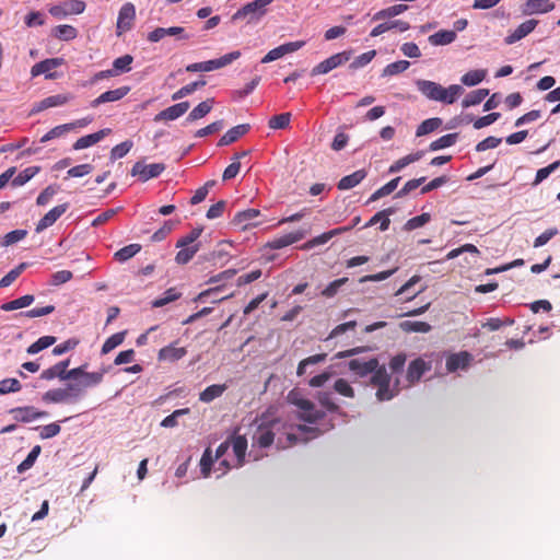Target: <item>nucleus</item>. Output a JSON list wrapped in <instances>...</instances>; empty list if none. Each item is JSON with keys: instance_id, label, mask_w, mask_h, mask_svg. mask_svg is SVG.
<instances>
[{"instance_id": "obj_1", "label": "nucleus", "mask_w": 560, "mask_h": 560, "mask_svg": "<svg viewBox=\"0 0 560 560\" xmlns=\"http://www.w3.org/2000/svg\"><path fill=\"white\" fill-rule=\"evenodd\" d=\"M348 369L358 377L371 374L370 385L376 387L375 397L378 401H388L399 394L398 380L392 385V376L384 364H380L377 358L368 361L352 359L348 362Z\"/></svg>"}, {"instance_id": "obj_2", "label": "nucleus", "mask_w": 560, "mask_h": 560, "mask_svg": "<svg viewBox=\"0 0 560 560\" xmlns=\"http://www.w3.org/2000/svg\"><path fill=\"white\" fill-rule=\"evenodd\" d=\"M288 424L280 418H270L268 415H261L259 423L253 436L254 444L261 448H267L273 444Z\"/></svg>"}, {"instance_id": "obj_3", "label": "nucleus", "mask_w": 560, "mask_h": 560, "mask_svg": "<svg viewBox=\"0 0 560 560\" xmlns=\"http://www.w3.org/2000/svg\"><path fill=\"white\" fill-rule=\"evenodd\" d=\"M416 85L427 98L445 104H453L464 93V89L459 84H452L445 89L433 81L418 80Z\"/></svg>"}, {"instance_id": "obj_4", "label": "nucleus", "mask_w": 560, "mask_h": 560, "mask_svg": "<svg viewBox=\"0 0 560 560\" xmlns=\"http://www.w3.org/2000/svg\"><path fill=\"white\" fill-rule=\"evenodd\" d=\"M288 400L300 409L298 418L304 422L316 423L325 417V412L317 409L314 402L310 399L299 397L294 392L289 393Z\"/></svg>"}, {"instance_id": "obj_5", "label": "nucleus", "mask_w": 560, "mask_h": 560, "mask_svg": "<svg viewBox=\"0 0 560 560\" xmlns=\"http://www.w3.org/2000/svg\"><path fill=\"white\" fill-rule=\"evenodd\" d=\"M272 1L273 0H255L248 2L232 15L231 21L233 23L241 20H246L247 23L257 22L266 14L267 5Z\"/></svg>"}, {"instance_id": "obj_6", "label": "nucleus", "mask_w": 560, "mask_h": 560, "mask_svg": "<svg viewBox=\"0 0 560 560\" xmlns=\"http://www.w3.org/2000/svg\"><path fill=\"white\" fill-rule=\"evenodd\" d=\"M82 396L80 384L69 383L65 388L49 389L43 395V400L50 404L74 402Z\"/></svg>"}, {"instance_id": "obj_7", "label": "nucleus", "mask_w": 560, "mask_h": 560, "mask_svg": "<svg viewBox=\"0 0 560 560\" xmlns=\"http://www.w3.org/2000/svg\"><path fill=\"white\" fill-rule=\"evenodd\" d=\"M136 21V8L131 2H126L122 4L118 12L117 23H116V35L120 37L122 34L129 32Z\"/></svg>"}, {"instance_id": "obj_8", "label": "nucleus", "mask_w": 560, "mask_h": 560, "mask_svg": "<svg viewBox=\"0 0 560 560\" xmlns=\"http://www.w3.org/2000/svg\"><path fill=\"white\" fill-rule=\"evenodd\" d=\"M65 376L68 377V380H77L78 377H82L83 380L78 384L81 385L83 393L85 388L100 384L103 381L104 373L85 372V365H81L68 371L67 375Z\"/></svg>"}, {"instance_id": "obj_9", "label": "nucleus", "mask_w": 560, "mask_h": 560, "mask_svg": "<svg viewBox=\"0 0 560 560\" xmlns=\"http://www.w3.org/2000/svg\"><path fill=\"white\" fill-rule=\"evenodd\" d=\"M165 168L164 163L144 164L139 161L133 164L130 174L131 176H139V179L144 183L151 178L159 177Z\"/></svg>"}, {"instance_id": "obj_10", "label": "nucleus", "mask_w": 560, "mask_h": 560, "mask_svg": "<svg viewBox=\"0 0 560 560\" xmlns=\"http://www.w3.org/2000/svg\"><path fill=\"white\" fill-rule=\"evenodd\" d=\"M351 57V51H342L330 56L312 69V75L326 74L335 68L346 63Z\"/></svg>"}, {"instance_id": "obj_11", "label": "nucleus", "mask_w": 560, "mask_h": 560, "mask_svg": "<svg viewBox=\"0 0 560 560\" xmlns=\"http://www.w3.org/2000/svg\"><path fill=\"white\" fill-rule=\"evenodd\" d=\"M304 44H305L304 42L298 40V42H290V43L280 45V46L269 50L265 55V57L261 59V62L268 63V62L275 61V60L283 57L287 54H291V52L299 50L300 48H302L304 46Z\"/></svg>"}, {"instance_id": "obj_12", "label": "nucleus", "mask_w": 560, "mask_h": 560, "mask_svg": "<svg viewBox=\"0 0 560 560\" xmlns=\"http://www.w3.org/2000/svg\"><path fill=\"white\" fill-rule=\"evenodd\" d=\"M65 63L62 58H48L35 63L31 69L32 77H38L40 74H45L46 79H54L55 74L50 71L55 68H58Z\"/></svg>"}, {"instance_id": "obj_13", "label": "nucleus", "mask_w": 560, "mask_h": 560, "mask_svg": "<svg viewBox=\"0 0 560 560\" xmlns=\"http://www.w3.org/2000/svg\"><path fill=\"white\" fill-rule=\"evenodd\" d=\"M177 341L170 343L161 348L158 352V360L160 362H176L183 359L187 354V349L185 347H178Z\"/></svg>"}, {"instance_id": "obj_14", "label": "nucleus", "mask_w": 560, "mask_h": 560, "mask_svg": "<svg viewBox=\"0 0 560 560\" xmlns=\"http://www.w3.org/2000/svg\"><path fill=\"white\" fill-rule=\"evenodd\" d=\"M431 362H427L422 358L412 360L407 369L406 378L408 383L410 385L417 383L425 372L431 370Z\"/></svg>"}, {"instance_id": "obj_15", "label": "nucleus", "mask_w": 560, "mask_h": 560, "mask_svg": "<svg viewBox=\"0 0 560 560\" xmlns=\"http://www.w3.org/2000/svg\"><path fill=\"white\" fill-rule=\"evenodd\" d=\"M471 360L472 355L467 351L452 353L446 358V370L450 373L456 372L457 370H465L469 366Z\"/></svg>"}, {"instance_id": "obj_16", "label": "nucleus", "mask_w": 560, "mask_h": 560, "mask_svg": "<svg viewBox=\"0 0 560 560\" xmlns=\"http://www.w3.org/2000/svg\"><path fill=\"white\" fill-rule=\"evenodd\" d=\"M538 20L529 19L521 23L513 32H511L504 39L505 44H514L530 34L538 25Z\"/></svg>"}, {"instance_id": "obj_17", "label": "nucleus", "mask_w": 560, "mask_h": 560, "mask_svg": "<svg viewBox=\"0 0 560 560\" xmlns=\"http://www.w3.org/2000/svg\"><path fill=\"white\" fill-rule=\"evenodd\" d=\"M230 447L236 457L234 467L240 468L245 464L246 451H247V439L245 435H232L230 439Z\"/></svg>"}, {"instance_id": "obj_18", "label": "nucleus", "mask_w": 560, "mask_h": 560, "mask_svg": "<svg viewBox=\"0 0 560 560\" xmlns=\"http://www.w3.org/2000/svg\"><path fill=\"white\" fill-rule=\"evenodd\" d=\"M69 208L68 203H62L49 210L36 224L37 233L51 226Z\"/></svg>"}, {"instance_id": "obj_19", "label": "nucleus", "mask_w": 560, "mask_h": 560, "mask_svg": "<svg viewBox=\"0 0 560 560\" xmlns=\"http://www.w3.org/2000/svg\"><path fill=\"white\" fill-rule=\"evenodd\" d=\"M70 100H72L71 94H56L50 95L40 102L36 103L31 112V114H37L39 112H43L45 109L62 106L67 104Z\"/></svg>"}, {"instance_id": "obj_20", "label": "nucleus", "mask_w": 560, "mask_h": 560, "mask_svg": "<svg viewBox=\"0 0 560 560\" xmlns=\"http://www.w3.org/2000/svg\"><path fill=\"white\" fill-rule=\"evenodd\" d=\"M129 92H130V86H127V85L120 86L115 90L106 91L91 102V107L95 108L104 103L117 102V101L124 98Z\"/></svg>"}, {"instance_id": "obj_21", "label": "nucleus", "mask_w": 560, "mask_h": 560, "mask_svg": "<svg viewBox=\"0 0 560 560\" xmlns=\"http://www.w3.org/2000/svg\"><path fill=\"white\" fill-rule=\"evenodd\" d=\"M555 3L552 0H527L523 5L522 12L525 15L544 14L552 11Z\"/></svg>"}, {"instance_id": "obj_22", "label": "nucleus", "mask_w": 560, "mask_h": 560, "mask_svg": "<svg viewBox=\"0 0 560 560\" xmlns=\"http://www.w3.org/2000/svg\"><path fill=\"white\" fill-rule=\"evenodd\" d=\"M189 108L188 102H182L177 103L175 105H172L163 110H161L159 114L155 115L154 120L161 121V120H175L183 116Z\"/></svg>"}, {"instance_id": "obj_23", "label": "nucleus", "mask_w": 560, "mask_h": 560, "mask_svg": "<svg viewBox=\"0 0 560 560\" xmlns=\"http://www.w3.org/2000/svg\"><path fill=\"white\" fill-rule=\"evenodd\" d=\"M394 28L398 30L399 32H406L410 28V24L402 20L387 21L376 25L371 31L370 36L376 37Z\"/></svg>"}, {"instance_id": "obj_24", "label": "nucleus", "mask_w": 560, "mask_h": 560, "mask_svg": "<svg viewBox=\"0 0 560 560\" xmlns=\"http://www.w3.org/2000/svg\"><path fill=\"white\" fill-rule=\"evenodd\" d=\"M69 364V359L60 361L55 365L50 366L49 369L44 370L40 374V378L49 381L54 380L55 377H59L60 380L66 381L68 380V377H66L65 375H67L68 373L67 369Z\"/></svg>"}, {"instance_id": "obj_25", "label": "nucleus", "mask_w": 560, "mask_h": 560, "mask_svg": "<svg viewBox=\"0 0 560 560\" xmlns=\"http://www.w3.org/2000/svg\"><path fill=\"white\" fill-rule=\"evenodd\" d=\"M250 129L248 124L237 125L230 130H228L219 140V145H229L235 141H237L241 137L246 135Z\"/></svg>"}, {"instance_id": "obj_26", "label": "nucleus", "mask_w": 560, "mask_h": 560, "mask_svg": "<svg viewBox=\"0 0 560 560\" xmlns=\"http://www.w3.org/2000/svg\"><path fill=\"white\" fill-rule=\"evenodd\" d=\"M304 237L303 232L296 231L279 237L273 238L268 243V246L272 249H281L289 245H292Z\"/></svg>"}, {"instance_id": "obj_27", "label": "nucleus", "mask_w": 560, "mask_h": 560, "mask_svg": "<svg viewBox=\"0 0 560 560\" xmlns=\"http://www.w3.org/2000/svg\"><path fill=\"white\" fill-rule=\"evenodd\" d=\"M368 175L365 170H358L350 175L343 176L337 184L339 190H348L359 185Z\"/></svg>"}, {"instance_id": "obj_28", "label": "nucleus", "mask_w": 560, "mask_h": 560, "mask_svg": "<svg viewBox=\"0 0 560 560\" xmlns=\"http://www.w3.org/2000/svg\"><path fill=\"white\" fill-rule=\"evenodd\" d=\"M240 56H241V52L238 50H236V51L226 54L218 59L203 61V65L206 66V72L223 68V67L232 63L234 60L238 59Z\"/></svg>"}, {"instance_id": "obj_29", "label": "nucleus", "mask_w": 560, "mask_h": 560, "mask_svg": "<svg viewBox=\"0 0 560 560\" xmlns=\"http://www.w3.org/2000/svg\"><path fill=\"white\" fill-rule=\"evenodd\" d=\"M107 132H109V129H103L97 132L83 136L74 142L73 149L82 150V149L89 148V147L97 143L98 141H101Z\"/></svg>"}, {"instance_id": "obj_30", "label": "nucleus", "mask_w": 560, "mask_h": 560, "mask_svg": "<svg viewBox=\"0 0 560 560\" xmlns=\"http://www.w3.org/2000/svg\"><path fill=\"white\" fill-rule=\"evenodd\" d=\"M456 32L451 30H441L429 36L428 40L433 46H444L456 39Z\"/></svg>"}, {"instance_id": "obj_31", "label": "nucleus", "mask_w": 560, "mask_h": 560, "mask_svg": "<svg viewBox=\"0 0 560 560\" xmlns=\"http://www.w3.org/2000/svg\"><path fill=\"white\" fill-rule=\"evenodd\" d=\"M214 104L213 98H207L206 101L199 103L187 116V121H195L198 119L203 118L206 115H208Z\"/></svg>"}, {"instance_id": "obj_32", "label": "nucleus", "mask_w": 560, "mask_h": 560, "mask_svg": "<svg viewBox=\"0 0 560 560\" xmlns=\"http://www.w3.org/2000/svg\"><path fill=\"white\" fill-rule=\"evenodd\" d=\"M394 213V209L393 208H387V209H384L382 211H378L377 213H375L370 220L369 222L365 223V228L368 226H372L376 223H381L380 225V230L381 231H386L388 228H389V224H390V220H389V215Z\"/></svg>"}, {"instance_id": "obj_33", "label": "nucleus", "mask_w": 560, "mask_h": 560, "mask_svg": "<svg viewBox=\"0 0 560 560\" xmlns=\"http://www.w3.org/2000/svg\"><path fill=\"white\" fill-rule=\"evenodd\" d=\"M226 386L224 384H213L208 386L206 389H203L199 394V400L202 402H211L215 398H219L222 396V394L225 392Z\"/></svg>"}, {"instance_id": "obj_34", "label": "nucleus", "mask_w": 560, "mask_h": 560, "mask_svg": "<svg viewBox=\"0 0 560 560\" xmlns=\"http://www.w3.org/2000/svg\"><path fill=\"white\" fill-rule=\"evenodd\" d=\"M406 10H408V5L407 4H394L392 7H388V8H385V9H382L380 11H377L374 15H373V20L374 21H380V20H385V19H392L394 16H397L401 13H404Z\"/></svg>"}, {"instance_id": "obj_35", "label": "nucleus", "mask_w": 560, "mask_h": 560, "mask_svg": "<svg viewBox=\"0 0 560 560\" xmlns=\"http://www.w3.org/2000/svg\"><path fill=\"white\" fill-rule=\"evenodd\" d=\"M52 36L60 39V40H72L78 36V31L72 25H57L55 28H52Z\"/></svg>"}, {"instance_id": "obj_36", "label": "nucleus", "mask_w": 560, "mask_h": 560, "mask_svg": "<svg viewBox=\"0 0 560 560\" xmlns=\"http://www.w3.org/2000/svg\"><path fill=\"white\" fill-rule=\"evenodd\" d=\"M489 95L488 89H478L471 91L466 97L463 100L462 105L464 108H468L470 106H475L480 104L487 96Z\"/></svg>"}, {"instance_id": "obj_37", "label": "nucleus", "mask_w": 560, "mask_h": 560, "mask_svg": "<svg viewBox=\"0 0 560 560\" xmlns=\"http://www.w3.org/2000/svg\"><path fill=\"white\" fill-rule=\"evenodd\" d=\"M34 302V295L26 294L15 300L9 301L1 305V310L5 312L30 306Z\"/></svg>"}, {"instance_id": "obj_38", "label": "nucleus", "mask_w": 560, "mask_h": 560, "mask_svg": "<svg viewBox=\"0 0 560 560\" xmlns=\"http://www.w3.org/2000/svg\"><path fill=\"white\" fill-rule=\"evenodd\" d=\"M246 155H247V152L243 151V152L236 153L233 156V162L223 172V175H222L223 180H230V179L236 177V175L240 173V170H241L240 159L243 156H246Z\"/></svg>"}, {"instance_id": "obj_39", "label": "nucleus", "mask_w": 560, "mask_h": 560, "mask_svg": "<svg viewBox=\"0 0 560 560\" xmlns=\"http://www.w3.org/2000/svg\"><path fill=\"white\" fill-rule=\"evenodd\" d=\"M39 166H30L20 172L13 179L12 186L20 187L31 180L37 173H39Z\"/></svg>"}, {"instance_id": "obj_40", "label": "nucleus", "mask_w": 560, "mask_h": 560, "mask_svg": "<svg viewBox=\"0 0 560 560\" xmlns=\"http://www.w3.org/2000/svg\"><path fill=\"white\" fill-rule=\"evenodd\" d=\"M132 62L133 57L129 54L118 57L113 61V72H115L116 75L129 72L131 70Z\"/></svg>"}, {"instance_id": "obj_41", "label": "nucleus", "mask_w": 560, "mask_h": 560, "mask_svg": "<svg viewBox=\"0 0 560 560\" xmlns=\"http://www.w3.org/2000/svg\"><path fill=\"white\" fill-rule=\"evenodd\" d=\"M260 214L257 209H247L241 212H237L233 219L235 224L242 225L243 229H246L250 221L257 218Z\"/></svg>"}, {"instance_id": "obj_42", "label": "nucleus", "mask_w": 560, "mask_h": 560, "mask_svg": "<svg viewBox=\"0 0 560 560\" xmlns=\"http://www.w3.org/2000/svg\"><path fill=\"white\" fill-rule=\"evenodd\" d=\"M13 412L20 413L21 416L19 417V419L23 422H30L32 420L47 416L46 411H38L34 407L16 408L13 410Z\"/></svg>"}, {"instance_id": "obj_43", "label": "nucleus", "mask_w": 560, "mask_h": 560, "mask_svg": "<svg viewBox=\"0 0 560 560\" xmlns=\"http://www.w3.org/2000/svg\"><path fill=\"white\" fill-rule=\"evenodd\" d=\"M179 248L180 249L177 252V254L175 256V260L179 265H186L187 262H189L192 259V257L199 250V245L195 244L191 246H185V247H179Z\"/></svg>"}, {"instance_id": "obj_44", "label": "nucleus", "mask_w": 560, "mask_h": 560, "mask_svg": "<svg viewBox=\"0 0 560 560\" xmlns=\"http://www.w3.org/2000/svg\"><path fill=\"white\" fill-rule=\"evenodd\" d=\"M442 125V119L434 117L423 120L417 128L416 136L421 137L436 130Z\"/></svg>"}, {"instance_id": "obj_45", "label": "nucleus", "mask_w": 560, "mask_h": 560, "mask_svg": "<svg viewBox=\"0 0 560 560\" xmlns=\"http://www.w3.org/2000/svg\"><path fill=\"white\" fill-rule=\"evenodd\" d=\"M457 138H458V133H447L445 136H442L441 138L432 141L430 143V150L431 151H438V150H441V149H444V148H448V147H452L453 144L456 143L457 141Z\"/></svg>"}, {"instance_id": "obj_46", "label": "nucleus", "mask_w": 560, "mask_h": 560, "mask_svg": "<svg viewBox=\"0 0 560 560\" xmlns=\"http://www.w3.org/2000/svg\"><path fill=\"white\" fill-rule=\"evenodd\" d=\"M399 180H400V177H396V178L389 180L387 184H385L381 188H378L377 190H375L371 195L369 202H373L382 197H385V196L392 194L397 188Z\"/></svg>"}, {"instance_id": "obj_47", "label": "nucleus", "mask_w": 560, "mask_h": 560, "mask_svg": "<svg viewBox=\"0 0 560 560\" xmlns=\"http://www.w3.org/2000/svg\"><path fill=\"white\" fill-rule=\"evenodd\" d=\"M141 250V245L139 244H130L127 245L119 250H117L114 255L115 259L117 261L124 262L128 259L132 258L135 255H137Z\"/></svg>"}, {"instance_id": "obj_48", "label": "nucleus", "mask_w": 560, "mask_h": 560, "mask_svg": "<svg viewBox=\"0 0 560 560\" xmlns=\"http://www.w3.org/2000/svg\"><path fill=\"white\" fill-rule=\"evenodd\" d=\"M56 337L54 336H43L40 337L39 339H37L35 342H33L28 348H27V353L28 354H35V353H38L39 351L52 346L55 342H56Z\"/></svg>"}, {"instance_id": "obj_49", "label": "nucleus", "mask_w": 560, "mask_h": 560, "mask_svg": "<svg viewBox=\"0 0 560 560\" xmlns=\"http://www.w3.org/2000/svg\"><path fill=\"white\" fill-rule=\"evenodd\" d=\"M125 331H120L108 337L102 346V353L107 354L116 347L120 346L125 340Z\"/></svg>"}, {"instance_id": "obj_50", "label": "nucleus", "mask_w": 560, "mask_h": 560, "mask_svg": "<svg viewBox=\"0 0 560 560\" xmlns=\"http://www.w3.org/2000/svg\"><path fill=\"white\" fill-rule=\"evenodd\" d=\"M205 85H206V81L205 80L191 82V83L180 88L178 91H176L172 95V100L173 101L180 100V98H183V97L194 93L197 89L202 88Z\"/></svg>"}, {"instance_id": "obj_51", "label": "nucleus", "mask_w": 560, "mask_h": 560, "mask_svg": "<svg viewBox=\"0 0 560 560\" xmlns=\"http://www.w3.org/2000/svg\"><path fill=\"white\" fill-rule=\"evenodd\" d=\"M485 77H486L485 70H471V71H468L467 73H465L460 78V81L463 84H465L467 86H474V85L479 84L485 79Z\"/></svg>"}, {"instance_id": "obj_52", "label": "nucleus", "mask_w": 560, "mask_h": 560, "mask_svg": "<svg viewBox=\"0 0 560 560\" xmlns=\"http://www.w3.org/2000/svg\"><path fill=\"white\" fill-rule=\"evenodd\" d=\"M409 66H410V62L407 60H399V61L392 62L384 68L382 75L383 77L396 75L398 73L406 71L409 68Z\"/></svg>"}, {"instance_id": "obj_53", "label": "nucleus", "mask_w": 560, "mask_h": 560, "mask_svg": "<svg viewBox=\"0 0 560 560\" xmlns=\"http://www.w3.org/2000/svg\"><path fill=\"white\" fill-rule=\"evenodd\" d=\"M400 328L404 331H415V332H429L431 330V325L425 322H411L405 320L400 323Z\"/></svg>"}, {"instance_id": "obj_54", "label": "nucleus", "mask_w": 560, "mask_h": 560, "mask_svg": "<svg viewBox=\"0 0 560 560\" xmlns=\"http://www.w3.org/2000/svg\"><path fill=\"white\" fill-rule=\"evenodd\" d=\"M217 460L214 456H212V452L210 447H207L200 459V470L205 478L210 476L211 467L213 462Z\"/></svg>"}, {"instance_id": "obj_55", "label": "nucleus", "mask_w": 560, "mask_h": 560, "mask_svg": "<svg viewBox=\"0 0 560 560\" xmlns=\"http://www.w3.org/2000/svg\"><path fill=\"white\" fill-rule=\"evenodd\" d=\"M86 124H88V121L85 119H81L75 122L59 125V126H56L55 128H52L51 130H49L50 136H52L54 139L59 138V137L63 136L66 132L74 129L77 126L83 127Z\"/></svg>"}, {"instance_id": "obj_56", "label": "nucleus", "mask_w": 560, "mask_h": 560, "mask_svg": "<svg viewBox=\"0 0 560 560\" xmlns=\"http://www.w3.org/2000/svg\"><path fill=\"white\" fill-rule=\"evenodd\" d=\"M290 119H291L290 113H282L279 115H275L269 119L268 126L271 129H284L289 126Z\"/></svg>"}, {"instance_id": "obj_57", "label": "nucleus", "mask_w": 560, "mask_h": 560, "mask_svg": "<svg viewBox=\"0 0 560 560\" xmlns=\"http://www.w3.org/2000/svg\"><path fill=\"white\" fill-rule=\"evenodd\" d=\"M299 441V438L292 433L288 432L287 428L280 432L279 436L277 438V446L279 448H285L292 445H295Z\"/></svg>"}, {"instance_id": "obj_58", "label": "nucleus", "mask_w": 560, "mask_h": 560, "mask_svg": "<svg viewBox=\"0 0 560 560\" xmlns=\"http://www.w3.org/2000/svg\"><path fill=\"white\" fill-rule=\"evenodd\" d=\"M26 264L22 262L18 267L10 270L2 279L0 280V288H7L11 285L18 277L23 272L25 269Z\"/></svg>"}, {"instance_id": "obj_59", "label": "nucleus", "mask_w": 560, "mask_h": 560, "mask_svg": "<svg viewBox=\"0 0 560 560\" xmlns=\"http://www.w3.org/2000/svg\"><path fill=\"white\" fill-rule=\"evenodd\" d=\"M40 451H42V448L39 445L34 446L31 450V452L28 453V455L26 456V458L18 466V471L23 472V471L30 469L34 465L38 455L40 454Z\"/></svg>"}, {"instance_id": "obj_60", "label": "nucleus", "mask_w": 560, "mask_h": 560, "mask_svg": "<svg viewBox=\"0 0 560 560\" xmlns=\"http://www.w3.org/2000/svg\"><path fill=\"white\" fill-rule=\"evenodd\" d=\"M215 185V180H208L203 186L199 187L190 199L191 205H198L203 201L209 190Z\"/></svg>"}, {"instance_id": "obj_61", "label": "nucleus", "mask_w": 560, "mask_h": 560, "mask_svg": "<svg viewBox=\"0 0 560 560\" xmlns=\"http://www.w3.org/2000/svg\"><path fill=\"white\" fill-rule=\"evenodd\" d=\"M431 220V215L429 213H422L420 215H417V217H413L411 219H409L405 225H404V229L406 231H412V230H416L418 228H421L423 226L424 224H427L429 221Z\"/></svg>"}, {"instance_id": "obj_62", "label": "nucleus", "mask_w": 560, "mask_h": 560, "mask_svg": "<svg viewBox=\"0 0 560 560\" xmlns=\"http://www.w3.org/2000/svg\"><path fill=\"white\" fill-rule=\"evenodd\" d=\"M133 143L130 140H126L115 145L110 151V160L115 161L124 158L132 148Z\"/></svg>"}, {"instance_id": "obj_63", "label": "nucleus", "mask_w": 560, "mask_h": 560, "mask_svg": "<svg viewBox=\"0 0 560 560\" xmlns=\"http://www.w3.org/2000/svg\"><path fill=\"white\" fill-rule=\"evenodd\" d=\"M334 389L341 396L353 398L354 389L345 378H338L334 384Z\"/></svg>"}, {"instance_id": "obj_64", "label": "nucleus", "mask_w": 560, "mask_h": 560, "mask_svg": "<svg viewBox=\"0 0 560 560\" xmlns=\"http://www.w3.org/2000/svg\"><path fill=\"white\" fill-rule=\"evenodd\" d=\"M22 388L21 383L16 378H5L0 381V395L16 393Z\"/></svg>"}]
</instances>
